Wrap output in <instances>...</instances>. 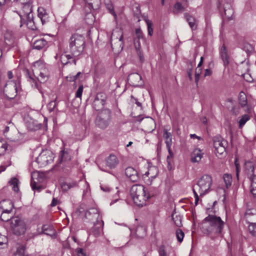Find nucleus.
<instances>
[{"label": "nucleus", "mask_w": 256, "mask_h": 256, "mask_svg": "<svg viewBox=\"0 0 256 256\" xmlns=\"http://www.w3.org/2000/svg\"><path fill=\"white\" fill-rule=\"evenodd\" d=\"M100 188L102 190L105 192H109L111 190V188L106 186H101Z\"/></svg>", "instance_id": "62"}, {"label": "nucleus", "mask_w": 256, "mask_h": 256, "mask_svg": "<svg viewBox=\"0 0 256 256\" xmlns=\"http://www.w3.org/2000/svg\"><path fill=\"white\" fill-rule=\"evenodd\" d=\"M234 164H235V166H236V176H237V178H238V174H239V172L240 170V164H238V163L237 160H236L234 162Z\"/></svg>", "instance_id": "58"}, {"label": "nucleus", "mask_w": 256, "mask_h": 256, "mask_svg": "<svg viewBox=\"0 0 256 256\" xmlns=\"http://www.w3.org/2000/svg\"><path fill=\"white\" fill-rule=\"evenodd\" d=\"M18 92V84L13 80L8 81L3 90L4 95L8 99L14 98Z\"/></svg>", "instance_id": "11"}, {"label": "nucleus", "mask_w": 256, "mask_h": 256, "mask_svg": "<svg viewBox=\"0 0 256 256\" xmlns=\"http://www.w3.org/2000/svg\"><path fill=\"white\" fill-rule=\"evenodd\" d=\"M85 46V38L81 34H74L69 39L70 50L73 57L80 56L82 53Z\"/></svg>", "instance_id": "4"}, {"label": "nucleus", "mask_w": 256, "mask_h": 256, "mask_svg": "<svg viewBox=\"0 0 256 256\" xmlns=\"http://www.w3.org/2000/svg\"><path fill=\"white\" fill-rule=\"evenodd\" d=\"M22 10L23 15L19 14L20 18V26H22V21L24 20V18H33V14H32V7L29 2L22 5Z\"/></svg>", "instance_id": "15"}, {"label": "nucleus", "mask_w": 256, "mask_h": 256, "mask_svg": "<svg viewBox=\"0 0 256 256\" xmlns=\"http://www.w3.org/2000/svg\"><path fill=\"white\" fill-rule=\"evenodd\" d=\"M5 44L10 46H13L15 43L14 34L12 31L8 30L4 34V36Z\"/></svg>", "instance_id": "19"}, {"label": "nucleus", "mask_w": 256, "mask_h": 256, "mask_svg": "<svg viewBox=\"0 0 256 256\" xmlns=\"http://www.w3.org/2000/svg\"><path fill=\"white\" fill-rule=\"evenodd\" d=\"M172 219L174 224L178 227L182 226V216L176 212H174L172 214Z\"/></svg>", "instance_id": "32"}, {"label": "nucleus", "mask_w": 256, "mask_h": 256, "mask_svg": "<svg viewBox=\"0 0 256 256\" xmlns=\"http://www.w3.org/2000/svg\"><path fill=\"white\" fill-rule=\"evenodd\" d=\"M184 17L191 29L192 30H196L197 28V24L196 18L188 13L184 14Z\"/></svg>", "instance_id": "27"}, {"label": "nucleus", "mask_w": 256, "mask_h": 256, "mask_svg": "<svg viewBox=\"0 0 256 256\" xmlns=\"http://www.w3.org/2000/svg\"><path fill=\"white\" fill-rule=\"evenodd\" d=\"M38 16L40 19L41 22L44 24L49 20V16L46 10L43 8H39L38 10Z\"/></svg>", "instance_id": "24"}, {"label": "nucleus", "mask_w": 256, "mask_h": 256, "mask_svg": "<svg viewBox=\"0 0 256 256\" xmlns=\"http://www.w3.org/2000/svg\"><path fill=\"white\" fill-rule=\"evenodd\" d=\"M223 178L226 188H228L231 186L232 182V177L231 175L227 174H224Z\"/></svg>", "instance_id": "41"}, {"label": "nucleus", "mask_w": 256, "mask_h": 256, "mask_svg": "<svg viewBox=\"0 0 256 256\" xmlns=\"http://www.w3.org/2000/svg\"><path fill=\"white\" fill-rule=\"evenodd\" d=\"M76 252L79 256H85V254L84 253V250L82 248H78Z\"/></svg>", "instance_id": "64"}, {"label": "nucleus", "mask_w": 256, "mask_h": 256, "mask_svg": "<svg viewBox=\"0 0 256 256\" xmlns=\"http://www.w3.org/2000/svg\"><path fill=\"white\" fill-rule=\"evenodd\" d=\"M174 8L178 11L184 10V8L180 2H176L174 5Z\"/></svg>", "instance_id": "57"}, {"label": "nucleus", "mask_w": 256, "mask_h": 256, "mask_svg": "<svg viewBox=\"0 0 256 256\" xmlns=\"http://www.w3.org/2000/svg\"><path fill=\"white\" fill-rule=\"evenodd\" d=\"M159 256H166V252L164 250V246H161L158 249Z\"/></svg>", "instance_id": "56"}, {"label": "nucleus", "mask_w": 256, "mask_h": 256, "mask_svg": "<svg viewBox=\"0 0 256 256\" xmlns=\"http://www.w3.org/2000/svg\"><path fill=\"white\" fill-rule=\"evenodd\" d=\"M254 167L253 162L250 161H248L245 162L244 164V171L250 178V176H252L254 174Z\"/></svg>", "instance_id": "29"}, {"label": "nucleus", "mask_w": 256, "mask_h": 256, "mask_svg": "<svg viewBox=\"0 0 256 256\" xmlns=\"http://www.w3.org/2000/svg\"><path fill=\"white\" fill-rule=\"evenodd\" d=\"M250 117L248 114H244L238 118V124L239 128L242 129L245 125L246 122L250 120Z\"/></svg>", "instance_id": "34"}, {"label": "nucleus", "mask_w": 256, "mask_h": 256, "mask_svg": "<svg viewBox=\"0 0 256 256\" xmlns=\"http://www.w3.org/2000/svg\"><path fill=\"white\" fill-rule=\"evenodd\" d=\"M111 46L113 50L122 51L124 47L123 34L120 30H114L111 36Z\"/></svg>", "instance_id": "7"}, {"label": "nucleus", "mask_w": 256, "mask_h": 256, "mask_svg": "<svg viewBox=\"0 0 256 256\" xmlns=\"http://www.w3.org/2000/svg\"><path fill=\"white\" fill-rule=\"evenodd\" d=\"M119 160L116 156L110 154L105 160L106 166L110 169L115 168L118 164Z\"/></svg>", "instance_id": "17"}, {"label": "nucleus", "mask_w": 256, "mask_h": 256, "mask_svg": "<svg viewBox=\"0 0 256 256\" xmlns=\"http://www.w3.org/2000/svg\"><path fill=\"white\" fill-rule=\"evenodd\" d=\"M72 56L71 54H62L60 56V61L64 64H66L68 62V60L72 58Z\"/></svg>", "instance_id": "43"}, {"label": "nucleus", "mask_w": 256, "mask_h": 256, "mask_svg": "<svg viewBox=\"0 0 256 256\" xmlns=\"http://www.w3.org/2000/svg\"><path fill=\"white\" fill-rule=\"evenodd\" d=\"M25 124L27 128L32 131L38 130L41 127V125L36 120L31 118H28L25 120Z\"/></svg>", "instance_id": "18"}, {"label": "nucleus", "mask_w": 256, "mask_h": 256, "mask_svg": "<svg viewBox=\"0 0 256 256\" xmlns=\"http://www.w3.org/2000/svg\"><path fill=\"white\" fill-rule=\"evenodd\" d=\"M25 248L24 246H19L16 250V252L14 254V256H24V255Z\"/></svg>", "instance_id": "47"}, {"label": "nucleus", "mask_w": 256, "mask_h": 256, "mask_svg": "<svg viewBox=\"0 0 256 256\" xmlns=\"http://www.w3.org/2000/svg\"><path fill=\"white\" fill-rule=\"evenodd\" d=\"M111 118V112L109 109H104L100 112L96 119V125L100 128H106L109 124Z\"/></svg>", "instance_id": "8"}, {"label": "nucleus", "mask_w": 256, "mask_h": 256, "mask_svg": "<svg viewBox=\"0 0 256 256\" xmlns=\"http://www.w3.org/2000/svg\"><path fill=\"white\" fill-rule=\"evenodd\" d=\"M176 234L178 241L182 242L184 236V232L182 230L178 228L176 232Z\"/></svg>", "instance_id": "45"}, {"label": "nucleus", "mask_w": 256, "mask_h": 256, "mask_svg": "<svg viewBox=\"0 0 256 256\" xmlns=\"http://www.w3.org/2000/svg\"><path fill=\"white\" fill-rule=\"evenodd\" d=\"M83 86L80 85L79 86L76 93V98H81L82 94L83 92Z\"/></svg>", "instance_id": "51"}, {"label": "nucleus", "mask_w": 256, "mask_h": 256, "mask_svg": "<svg viewBox=\"0 0 256 256\" xmlns=\"http://www.w3.org/2000/svg\"><path fill=\"white\" fill-rule=\"evenodd\" d=\"M24 136L23 134L19 132H16V137L15 138H10V140L12 142H22Z\"/></svg>", "instance_id": "42"}, {"label": "nucleus", "mask_w": 256, "mask_h": 256, "mask_svg": "<svg viewBox=\"0 0 256 256\" xmlns=\"http://www.w3.org/2000/svg\"><path fill=\"white\" fill-rule=\"evenodd\" d=\"M46 44L47 42L44 38H41L34 41L33 43V48L40 50L46 47Z\"/></svg>", "instance_id": "30"}, {"label": "nucleus", "mask_w": 256, "mask_h": 256, "mask_svg": "<svg viewBox=\"0 0 256 256\" xmlns=\"http://www.w3.org/2000/svg\"><path fill=\"white\" fill-rule=\"evenodd\" d=\"M32 18H26V21L24 20L22 21V25L26 23L28 28L31 30H34L36 27L34 24V22H33Z\"/></svg>", "instance_id": "40"}, {"label": "nucleus", "mask_w": 256, "mask_h": 256, "mask_svg": "<svg viewBox=\"0 0 256 256\" xmlns=\"http://www.w3.org/2000/svg\"><path fill=\"white\" fill-rule=\"evenodd\" d=\"M13 208L14 204L10 200H3L0 202V208L4 212H10Z\"/></svg>", "instance_id": "20"}, {"label": "nucleus", "mask_w": 256, "mask_h": 256, "mask_svg": "<svg viewBox=\"0 0 256 256\" xmlns=\"http://www.w3.org/2000/svg\"><path fill=\"white\" fill-rule=\"evenodd\" d=\"M106 98L107 97L106 94L102 92L98 93L96 95L93 102V108L97 111L102 110L106 104Z\"/></svg>", "instance_id": "13"}, {"label": "nucleus", "mask_w": 256, "mask_h": 256, "mask_svg": "<svg viewBox=\"0 0 256 256\" xmlns=\"http://www.w3.org/2000/svg\"><path fill=\"white\" fill-rule=\"evenodd\" d=\"M248 231L252 236L256 237V223L250 224L248 228Z\"/></svg>", "instance_id": "48"}, {"label": "nucleus", "mask_w": 256, "mask_h": 256, "mask_svg": "<svg viewBox=\"0 0 256 256\" xmlns=\"http://www.w3.org/2000/svg\"><path fill=\"white\" fill-rule=\"evenodd\" d=\"M10 212H2L1 216H0V219L2 221L4 222H7L9 220L10 216H8V214H9Z\"/></svg>", "instance_id": "52"}, {"label": "nucleus", "mask_w": 256, "mask_h": 256, "mask_svg": "<svg viewBox=\"0 0 256 256\" xmlns=\"http://www.w3.org/2000/svg\"><path fill=\"white\" fill-rule=\"evenodd\" d=\"M8 144L6 143H4L0 146V154H3L6 152L8 148Z\"/></svg>", "instance_id": "54"}, {"label": "nucleus", "mask_w": 256, "mask_h": 256, "mask_svg": "<svg viewBox=\"0 0 256 256\" xmlns=\"http://www.w3.org/2000/svg\"><path fill=\"white\" fill-rule=\"evenodd\" d=\"M84 218L88 222H93L94 226L100 225L96 228H98V230L96 232H94V234L99 235L100 232L102 230L104 222L100 216L98 210L96 208H89L85 212Z\"/></svg>", "instance_id": "5"}, {"label": "nucleus", "mask_w": 256, "mask_h": 256, "mask_svg": "<svg viewBox=\"0 0 256 256\" xmlns=\"http://www.w3.org/2000/svg\"><path fill=\"white\" fill-rule=\"evenodd\" d=\"M56 101H51L50 102L48 106H47V107H48V110L51 112L52 111H53L54 109V108H56Z\"/></svg>", "instance_id": "50"}, {"label": "nucleus", "mask_w": 256, "mask_h": 256, "mask_svg": "<svg viewBox=\"0 0 256 256\" xmlns=\"http://www.w3.org/2000/svg\"><path fill=\"white\" fill-rule=\"evenodd\" d=\"M42 232L45 234L52 236L54 234V230L52 226L49 224H44L42 226Z\"/></svg>", "instance_id": "35"}, {"label": "nucleus", "mask_w": 256, "mask_h": 256, "mask_svg": "<svg viewBox=\"0 0 256 256\" xmlns=\"http://www.w3.org/2000/svg\"><path fill=\"white\" fill-rule=\"evenodd\" d=\"M146 22L148 26V34L152 36L153 34V28H152V22L149 20H147Z\"/></svg>", "instance_id": "49"}, {"label": "nucleus", "mask_w": 256, "mask_h": 256, "mask_svg": "<svg viewBox=\"0 0 256 256\" xmlns=\"http://www.w3.org/2000/svg\"><path fill=\"white\" fill-rule=\"evenodd\" d=\"M32 70L34 76L40 82H44L48 80V70L42 62L38 60L34 62Z\"/></svg>", "instance_id": "6"}, {"label": "nucleus", "mask_w": 256, "mask_h": 256, "mask_svg": "<svg viewBox=\"0 0 256 256\" xmlns=\"http://www.w3.org/2000/svg\"><path fill=\"white\" fill-rule=\"evenodd\" d=\"M212 178L208 174L202 176L193 186L192 190L195 198V204L197 205L199 200L198 194L200 196L206 194L210 190L212 184Z\"/></svg>", "instance_id": "2"}, {"label": "nucleus", "mask_w": 256, "mask_h": 256, "mask_svg": "<svg viewBox=\"0 0 256 256\" xmlns=\"http://www.w3.org/2000/svg\"><path fill=\"white\" fill-rule=\"evenodd\" d=\"M38 176L39 174L38 172H34L32 174L30 185L33 190H37L40 191L42 188L41 186H37V183L39 182V180L38 179Z\"/></svg>", "instance_id": "23"}, {"label": "nucleus", "mask_w": 256, "mask_h": 256, "mask_svg": "<svg viewBox=\"0 0 256 256\" xmlns=\"http://www.w3.org/2000/svg\"><path fill=\"white\" fill-rule=\"evenodd\" d=\"M134 39L140 40L142 42H145L142 32L140 28H136V36Z\"/></svg>", "instance_id": "44"}, {"label": "nucleus", "mask_w": 256, "mask_h": 256, "mask_svg": "<svg viewBox=\"0 0 256 256\" xmlns=\"http://www.w3.org/2000/svg\"><path fill=\"white\" fill-rule=\"evenodd\" d=\"M238 102L239 104L242 108H244L246 110L248 109L247 96L246 94L243 91H241L239 93Z\"/></svg>", "instance_id": "22"}, {"label": "nucleus", "mask_w": 256, "mask_h": 256, "mask_svg": "<svg viewBox=\"0 0 256 256\" xmlns=\"http://www.w3.org/2000/svg\"><path fill=\"white\" fill-rule=\"evenodd\" d=\"M68 187H70V189L74 188H76L78 186V184L76 182H67Z\"/></svg>", "instance_id": "61"}, {"label": "nucleus", "mask_w": 256, "mask_h": 256, "mask_svg": "<svg viewBox=\"0 0 256 256\" xmlns=\"http://www.w3.org/2000/svg\"><path fill=\"white\" fill-rule=\"evenodd\" d=\"M131 101L132 102H134L138 106H141L142 104L140 102L138 99L135 98L133 96H131Z\"/></svg>", "instance_id": "59"}, {"label": "nucleus", "mask_w": 256, "mask_h": 256, "mask_svg": "<svg viewBox=\"0 0 256 256\" xmlns=\"http://www.w3.org/2000/svg\"><path fill=\"white\" fill-rule=\"evenodd\" d=\"M126 176L132 182H137L140 176L138 171L132 167H128L125 170Z\"/></svg>", "instance_id": "16"}, {"label": "nucleus", "mask_w": 256, "mask_h": 256, "mask_svg": "<svg viewBox=\"0 0 256 256\" xmlns=\"http://www.w3.org/2000/svg\"><path fill=\"white\" fill-rule=\"evenodd\" d=\"M18 184V180L16 178H12L9 182V184L12 186L14 191L16 192L19 191Z\"/></svg>", "instance_id": "39"}, {"label": "nucleus", "mask_w": 256, "mask_h": 256, "mask_svg": "<svg viewBox=\"0 0 256 256\" xmlns=\"http://www.w3.org/2000/svg\"><path fill=\"white\" fill-rule=\"evenodd\" d=\"M65 154H67V153H66L64 150H61L60 154L59 156V160L60 162H62L64 160V156Z\"/></svg>", "instance_id": "60"}, {"label": "nucleus", "mask_w": 256, "mask_h": 256, "mask_svg": "<svg viewBox=\"0 0 256 256\" xmlns=\"http://www.w3.org/2000/svg\"><path fill=\"white\" fill-rule=\"evenodd\" d=\"M8 239L4 236L0 234V248H4L7 246Z\"/></svg>", "instance_id": "46"}, {"label": "nucleus", "mask_w": 256, "mask_h": 256, "mask_svg": "<svg viewBox=\"0 0 256 256\" xmlns=\"http://www.w3.org/2000/svg\"><path fill=\"white\" fill-rule=\"evenodd\" d=\"M224 226V222L220 216L209 214L200 224V228L203 233L214 240L222 237Z\"/></svg>", "instance_id": "1"}, {"label": "nucleus", "mask_w": 256, "mask_h": 256, "mask_svg": "<svg viewBox=\"0 0 256 256\" xmlns=\"http://www.w3.org/2000/svg\"><path fill=\"white\" fill-rule=\"evenodd\" d=\"M204 153L199 148H195L190 155L191 161L192 162H199L203 157Z\"/></svg>", "instance_id": "21"}, {"label": "nucleus", "mask_w": 256, "mask_h": 256, "mask_svg": "<svg viewBox=\"0 0 256 256\" xmlns=\"http://www.w3.org/2000/svg\"><path fill=\"white\" fill-rule=\"evenodd\" d=\"M250 180L251 182L250 192L253 195L256 196V176H250Z\"/></svg>", "instance_id": "38"}, {"label": "nucleus", "mask_w": 256, "mask_h": 256, "mask_svg": "<svg viewBox=\"0 0 256 256\" xmlns=\"http://www.w3.org/2000/svg\"><path fill=\"white\" fill-rule=\"evenodd\" d=\"M10 228L15 234L21 235L26 230V224L23 220L16 217L10 220Z\"/></svg>", "instance_id": "10"}, {"label": "nucleus", "mask_w": 256, "mask_h": 256, "mask_svg": "<svg viewBox=\"0 0 256 256\" xmlns=\"http://www.w3.org/2000/svg\"><path fill=\"white\" fill-rule=\"evenodd\" d=\"M220 52L221 58L223 60L224 65L225 66L228 65L229 64V56L228 54L226 47L225 46L224 44H223L220 48Z\"/></svg>", "instance_id": "28"}, {"label": "nucleus", "mask_w": 256, "mask_h": 256, "mask_svg": "<svg viewBox=\"0 0 256 256\" xmlns=\"http://www.w3.org/2000/svg\"><path fill=\"white\" fill-rule=\"evenodd\" d=\"M130 192L134 202L140 207L146 206L147 200L150 197L144 187L140 184L134 185L130 188Z\"/></svg>", "instance_id": "3"}, {"label": "nucleus", "mask_w": 256, "mask_h": 256, "mask_svg": "<svg viewBox=\"0 0 256 256\" xmlns=\"http://www.w3.org/2000/svg\"><path fill=\"white\" fill-rule=\"evenodd\" d=\"M146 230L142 226H138L136 230V234L138 238H143L146 236Z\"/></svg>", "instance_id": "37"}, {"label": "nucleus", "mask_w": 256, "mask_h": 256, "mask_svg": "<svg viewBox=\"0 0 256 256\" xmlns=\"http://www.w3.org/2000/svg\"><path fill=\"white\" fill-rule=\"evenodd\" d=\"M54 154L48 150H44L36 158V162L40 167H44L52 164L54 160Z\"/></svg>", "instance_id": "9"}, {"label": "nucleus", "mask_w": 256, "mask_h": 256, "mask_svg": "<svg viewBox=\"0 0 256 256\" xmlns=\"http://www.w3.org/2000/svg\"><path fill=\"white\" fill-rule=\"evenodd\" d=\"M213 142L216 152L220 155L222 154L228 146V142L220 136L214 137Z\"/></svg>", "instance_id": "12"}, {"label": "nucleus", "mask_w": 256, "mask_h": 256, "mask_svg": "<svg viewBox=\"0 0 256 256\" xmlns=\"http://www.w3.org/2000/svg\"><path fill=\"white\" fill-rule=\"evenodd\" d=\"M232 2L233 0H224L222 1V4H220L222 5L224 15L228 19H230L234 13L232 6Z\"/></svg>", "instance_id": "14"}, {"label": "nucleus", "mask_w": 256, "mask_h": 256, "mask_svg": "<svg viewBox=\"0 0 256 256\" xmlns=\"http://www.w3.org/2000/svg\"><path fill=\"white\" fill-rule=\"evenodd\" d=\"M164 138L165 140L168 139H172V134L170 132H168V131L164 129Z\"/></svg>", "instance_id": "55"}, {"label": "nucleus", "mask_w": 256, "mask_h": 256, "mask_svg": "<svg viewBox=\"0 0 256 256\" xmlns=\"http://www.w3.org/2000/svg\"><path fill=\"white\" fill-rule=\"evenodd\" d=\"M141 76L138 73L131 74L128 78V80L131 82L132 85L138 84V82L141 80Z\"/></svg>", "instance_id": "31"}, {"label": "nucleus", "mask_w": 256, "mask_h": 256, "mask_svg": "<svg viewBox=\"0 0 256 256\" xmlns=\"http://www.w3.org/2000/svg\"><path fill=\"white\" fill-rule=\"evenodd\" d=\"M158 173V170L156 167H151L148 168V170L145 172L143 176H148L149 175H150V178H154L157 176Z\"/></svg>", "instance_id": "36"}, {"label": "nucleus", "mask_w": 256, "mask_h": 256, "mask_svg": "<svg viewBox=\"0 0 256 256\" xmlns=\"http://www.w3.org/2000/svg\"><path fill=\"white\" fill-rule=\"evenodd\" d=\"M142 40L138 39H134V46L138 56L141 62H143L144 60L142 51L141 49L140 42Z\"/></svg>", "instance_id": "25"}, {"label": "nucleus", "mask_w": 256, "mask_h": 256, "mask_svg": "<svg viewBox=\"0 0 256 256\" xmlns=\"http://www.w3.org/2000/svg\"><path fill=\"white\" fill-rule=\"evenodd\" d=\"M61 187H62V190H64V191H67L70 190V187H68V185L67 182L63 183L62 184Z\"/></svg>", "instance_id": "63"}, {"label": "nucleus", "mask_w": 256, "mask_h": 256, "mask_svg": "<svg viewBox=\"0 0 256 256\" xmlns=\"http://www.w3.org/2000/svg\"><path fill=\"white\" fill-rule=\"evenodd\" d=\"M202 69L200 68H196L195 72V82L197 84L200 79V75L201 74Z\"/></svg>", "instance_id": "53"}, {"label": "nucleus", "mask_w": 256, "mask_h": 256, "mask_svg": "<svg viewBox=\"0 0 256 256\" xmlns=\"http://www.w3.org/2000/svg\"><path fill=\"white\" fill-rule=\"evenodd\" d=\"M26 76L28 78V81L32 84V86L34 88H37L40 93H42V88L39 86L36 80L32 77L28 70H26Z\"/></svg>", "instance_id": "26"}, {"label": "nucleus", "mask_w": 256, "mask_h": 256, "mask_svg": "<svg viewBox=\"0 0 256 256\" xmlns=\"http://www.w3.org/2000/svg\"><path fill=\"white\" fill-rule=\"evenodd\" d=\"M168 150V154L166 157V162L168 163V170H171L172 168V159L174 156V153L171 150V146L166 147Z\"/></svg>", "instance_id": "33"}]
</instances>
